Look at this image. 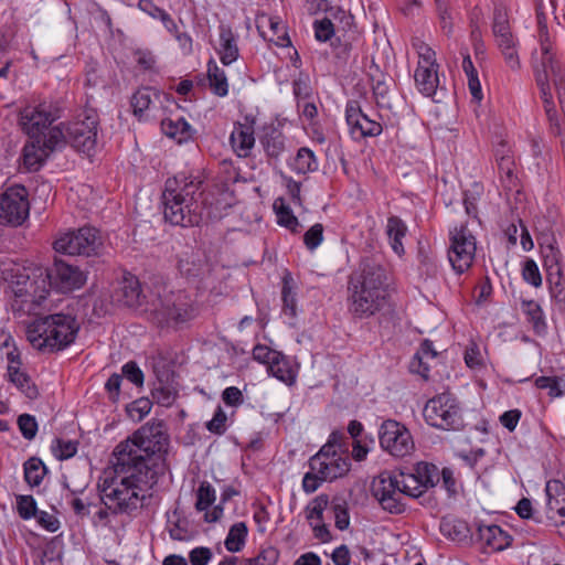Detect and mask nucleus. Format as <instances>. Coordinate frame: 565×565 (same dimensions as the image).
<instances>
[{"mask_svg":"<svg viewBox=\"0 0 565 565\" xmlns=\"http://www.w3.org/2000/svg\"><path fill=\"white\" fill-rule=\"evenodd\" d=\"M127 445L113 451L111 472L106 473L98 481V498L103 505H107L111 513L131 514L142 507L145 492L157 484L158 479L153 472L143 471L140 466L130 465L129 454L125 451Z\"/></svg>","mask_w":565,"mask_h":565,"instance_id":"f257e3e1","label":"nucleus"},{"mask_svg":"<svg viewBox=\"0 0 565 565\" xmlns=\"http://www.w3.org/2000/svg\"><path fill=\"white\" fill-rule=\"evenodd\" d=\"M0 276L12 294L11 308L14 312L39 318L44 311L51 310L47 277H44L43 270L39 269V274L33 273L31 277L28 268L12 260H3L0 263Z\"/></svg>","mask_w":565,"mask_h":565,"instance_id":"f03ea898","label":"nucleus"},{"mask_svg":"<svg viewBox=\"0 0 565 565\" xmlns=\"http://www.w3.org/2000/svg\"><path fill=\"white\" fill-rule=\"evenodd\" d=\"M386 271L373 259H363L359 271L348 280V310L354 317L364 319L374 316L386 305Z\"/></svg>","mask_w":565,"mask_h":565,"instance_id":"7ed1b4c3","label":"nucleus"},{"mask_svg":"<svg viewBox=\"0 0 565 565\" xmlns=\"http://www.w3.org/2000/svg\"><path fill=\"white\" fill-rule=\"evenodd\" d=\"M202 180L180 172L166 181L162 192L163 216L172 225L198 226L203 221L204 207L199 201Z\"/></svg>","mask_w":565,"mask_h":565,"instance_id":"20e7f679","label":"nucleus"},{"mask_svg":"<svg viewBox=\"0 0 565 565\" xmlns=\"http://www.w3.org/2000/svg\"><path fill=\"white\" fill-rule=\"evenodd\" d=\"M124 445H127L124 452L129 454L130 465L140 466L143 471L153 472L157 478L164 475L169 435L161 420L146 423L126 440L120 441L114 451Z\"/></svg>","mask_w":565,"mask_h":565,"instance_id":"39448f33","label":"nucleus"},{"mask_svg":"<svg viewBox=\"0 0 565 565\" xmlns=\"http://www.w3.org/2000/svg\"><path fill=\"white\" fill-rule=\"evenodd\" d=\"M79 326L75 317L64 313L41 316L26 327V339L42 352H56L72 344Z\"/></svg>","mask_w":565,"mask_h":565,"instance_id":"423d86ee","label":"nucleus"},{"mask_svg":"<svg viewBox=\"0 0 565 565\" xmlns=\"http://www.w3.org/2000/svg\"><path fill=\"white\" fill-rule=\"evenodd\" d=\"M151 316L160 328L179 329L198 316V308L184 290L163 289L152 302Z\"/></svg>","mask_w":565,"mask_h":565,"instance_id":"0eeeda50","label":"nucleus"},{"mask_svg":"<svg viewBox=\"0 0 565 565\" xmlns=\"http://www.w3.org/2000/svg\"><path fill=\"white\" fill-rule=\"evenodd\" d=\"M541 46V65L542 72L536 73V83L540 87L541 96L544 104H552V93L547 83L548 75L552 76L554 86L557 92L561 106H565V68L562 56L552 40H545Z\"/></svg>","mask_w":565,"mask_h":565,"instance_id":"6e6552de","label":"nucleus"},{"mask_svg":"<svg viewBox=\"0 0 565 565\" xmlns=\"http://www.w3.org/2000/svg\"><path fill=\"white\" fill-rule=\"evenodd\" d=\"M423 416L429 426L438 429L459 431L465 427L459 402L449 392L428 399L424 406Z\"/></svg>","mask_w":565,"mask_h":565,"instance_id":"1a4fd4ad","label":"nucleus"},{"mask_svg":"<svg viewBox=\"0 0 565 565\" xmlns=\"http://www.w3.org/2000/svg\"><path fill=\"white\" fill-rule=\"evenodd\" d=\"M343 434L333 431L326 445L309 459V468L323 475L328 481L344 477L351 469V460L343 452L338 451Z\"/></svg>","mask_w":565,"mask_h":565,"instance_id":"9d476101","label":"nucleus"},{"mask_svg":"<svg viewBox=\"0 0 565 565\" xmlns=\"http://www.w3.org/2000/svg\"><path fill=\"white\" fill-rule=\"evenodd\" d=\"M54 249L70 256L98 255L103 247L99 231L92 226H84L77 231H71L55 239Z\"/></svg>","mask_w":565,"mask_h":565,"instance_id":"9b49d317","label":"nucleus"},{"mask_svg":"<svg viewBox=\"0 0 565 565\" xmlns=\"http://www.w3.org/2000/svg\"><path fill=\"white\" fill-rule=\"evenodd\" d=\"M87 110L76 119L63 122V132L66 143L70 142L76 150L89 154L97 141V115L95 108Z\"/></svg>","mask_w":565,"mask_h":565,"instance_id":"f8f14e48","label":"nucleus"},{"mask_svg":"<svg viewBox=\"0 0 565 565\" xmlns=\"http://www.w3.org/2000/svg\"><path fill=\"white\" fill-rule=\"evenodd\" d=\"M476 249V237L466 225L456 226L449 232L448 260L457 274L471 267Z\"/></svg>","mask_w":565,"mask_h":565,"instance_id":"ddd939ff","label":"nucleus"},{"mask_svg":"<svg viewBox=\"0 0 565 565\" xmlns=\"http://www.w3.org/2000/svg\"><path fill=\"white\" fill-rule=\"evenodd\" d=\"M66 146V137L58 127L51 129L46 138L31 139L23 148V164L29 171H38L46 158Z\"/></svg>","mask_w":565,"mask_h":565,"instance_id":"4468645a","label":"nucleus"},{"mask_svg":"<svg viewBox=\"0 0 565 565\" xmlns=\"http://www.w3.org/2000/svg\"><path fill=\"white\" fill-rule=\"evenodd\" d=\"M382 449L393 457L403 458L414 450V440L409 430L394 419L382 423L379 429Z\"/></svg>","mask_w":565,"mask_h":565,"instance_id":"2eb2a0df","label":"nucleus"},{"mask_svg":"<svg viewBox=\"0 0 565 565\" xmlns=\"http://www.w3.org/2000/svg\"><path fill=\"white\" fill-rule=\"evenodd\" d=\"M372 492L383 510L392 514H401L405 511L404 493L398 483V476L395 473L381 472L372 483Z\"/></svg>","mask_w":565,"mask_h":565,"instance_id":"dca6fc26","label":"nucleus"},{"mask_svg":"<svg viewBox=\"0 0 565 565\" xmlns=\"http://www.w3.org/2000/svg\"><path fill=\"white\" fill-rule=\"evenodd\" d=\"M60 117V108H21L20 125L31 139L46 138L51 129L63 130V122L54 125Z\"/></svg>","mask_w":565,"mask_h":565,"instance_id":"f3484780","label":"nucleus"},{"mask_svg":"<svg viewBox=\"0 0 565 565\" xmlns=\"http://www.w3.org/2000/svg\"><path fill=\"white\" fill-rule=\"evenodd\" d=\"M29 215L28 192L24 186L9 188L0 195V223L20 225Z\"/></svg>","mask_w":565,"mask_h":565,"instance_id":"a211bd4d","label":"nucleus"},{"mask_svg":"<svg viewBox=\"0 0 565 565\" xmlns=\"http://www.w3.org/2000/svg\"><path fill=\"white\" fill-rule=\"evenodd\" d=\"M43 275L47 277V287L53 286L62 292L78 289L86 281L85 274L77 266L62 259H55L52 268L43 271Z\"/></svg>","mask_w":565,"mask_h":565,"instance_id":"6ab92c4d","label":"nucleus"},{"mask_svg":"<svg viewBox=\"0 0 565 565\" xmlns=\"http://www.w3.org/2000/svg\"><path fill=\"white\" fill-rule=\"evenodd\" d=\"M258 124L256 115H246L244 122H235L234 129L230 136L233 150L241 158H246L255 145V127Z\"/></svg>","mask_w":565,"mask_h":565,"instance_id":"aec40b11","label":"nucleus"},{"mask_svg":"<svg viewBox=\"0 0 565 565\" xmlns=\"http://www.w3.org/2000/svg\"><path fill=\"white\" fill-rule=\"evenodd\" d=\"M255 23L259 35L264 40L280 47L291 45L287 28L278 17L260 13L256 15Z\"/></svg>","mask_w":565,"mask_h":565,"instance_id":"412c9836","label":"nucleus"},{"mask_svg":"<svg viewBox=\"0 0 565 565\" xmlns=\"http://www.w3.org/2000/svg\"><path fill=\"white\" fill-rule=\"evenodd\" d=\"M347 122L354 139L375 137L382 132V125L363 108H347Z\"/></svg>","mask_w":565,"mask_h":565,"instance_id":"4be33fe9","label":"nucleus"},{"mask_svg":"<svg viewBox=\"0 0 565 565\" xmlns=\"http://www.w3.org/2000/svg\"><path fill=\"white\" fill-rule=\"evenodd\" d=\"M8 376L9 381L24 394L29 399H36L40 395L39 388L32 381L31 376L21 370V360L15 351L8 352Z\"/></svg>","mask_w":565,"mask_h":565,"instance_id":"5701e85b","label":"nucleus"},{"mask_svg":"<svg viewBox=\"0 0 565 565\" xmlns=\"http://www.w3.org/2000/svg\"><path fill=\"white\" fill-rule=\"evenodd\" d=\"M478 539L486 552L489 553L501 552L509 547L512 542V536L497 524L479 525Z\"/></svg>","mask_w":565,"mask_h":565,"instance_id":"b1692460","label":"nucleus"},{"mask_svg":"<svg viewBox=\"0 0 565 565\" xmlns=\"http://www.w3.org/2000/svg\"><path fill=\"white\" fill-rule=\"evenodd\" d=\"M546 515L547 519L555 521L556 518H565V484L553 479L546 482Z\"/></svg>","mask_w":565,"mask_h":565,"instance_id":"393cba45","label":"nucleus"},{"mask_svg":"<svg viewBox=\"0 0 565 565\" xmlns=\"http://www.w3.org/2000/svg\"><path fill=\"white\" fill-rule=\"evenodd\" d=\"M543 257V267L546 271V279L551 285L552 291L558 289V292L563 288V254L559 248L547 249L541 252Z\"/></svg>","mask_w":565,"mask_h":565,"instance_id":"a878e982","label":"nucleus"},{"mask_svg":"<svg viewBox=\"0 0 565 565\" xmlns=\"http://www.w3.org/2000/svg\"><path fill=\"white\" fill-rule=\"evenodd\" d=\"M259 142L269 159L277 160L286 150L285 136L274 124L263 126Z\"/></svg>","mask_w":565,"mask_h":565,"instance_id":"bb28decb","label":"nucleus"},{"mask_svg":"<svg viewBox=\"0 0 565 565\" xmlns=\"http://www.w3.org/2000/svg\"><path fill=\"white\" fill-rule=\"evenodd\" d=\"M220 49L217 53L220 60L224 65H230L235 62L239 56V50L237 46V36L233 32L232 28L225 24H221L220 28Z\"/></svg>","mask_w":565,"mask_h":565,"instance_id":"cd10ccee","label":"nucleus"},{"mask_svg":"<svg viewBox=\"0 0 565 565\" xmlns=\"http://www.w3.org/2000/svg\"><path fill=\"white\" fill-rule=\"evenodd\" d=\"M174 103V97L170 93L161 92L151 86H142L136 90L131 97L130 106H152Z\"/></svg>","mask_w":565,"mask_h":565,"instance_id":"c85d7f7f","label":"nucleus"},{"mask_svg":"<svg viewBox=\"0 0 565 565\" xmlns=\"http://www.w3.org/2000/svg\"><path fill=\"white\" fill-rule=\"evenodd\" d=\"M145 296L137 278H125L117 290V300L124 306L136 308L142 305Z\"/></svg>","mask_w":565,"mask_h":565,"instance_id":"c756f323","label":"nucleus"},{"mask_svg":"<svg viewBox=\"0 0 565 565\" xmlns=\"http://www.w3.org/2000/svg\"><path fill=\"white\" fill-rule=\"evenodd\" d=\"M522 312L526 316L527 322L536 335H545L547 324L541 306L534 300H523L521 303Z\"/></svg>","mask_w":565,"mask_h":565,"instance_id":"7c9ffc66","label":"nucleus"},{"mask_svg":"<svg viewBox=\"0 0 565 565\" xmlns=\"http://www.w3.org/2000/svg\"><path fill=\"white\" fill-rule=\"evenodd\" d=\"M495 42L507 65L513 71L520 70L521 63L518 53V38L514 36V34H509L507 36L495 39Z\"/></svg>","mask_w":565,"mask_h":565,"instance_id":"2f4dec72","label":"nucleus"},{"mask_svg":"<svg viewBox=\"0 0 565 565\" xmlns=\"http://www.w3.org/2000/svg\"><path fill=\"white\" fill-rule=\"evenodd\" d=\"M407 226L398 216H390L387 218L386 234L394 253L402 256L405 252L403 238L406 236Z\"/></svg>","mask_w":565,"mask_h":565,"instance_id":"473e14b6","label":"nucleus"},{"mask_svg":"<svg viewBox=\"0 0 565 565\" xmlns=\"http://www.w3.org/2000/svg\"><path fill=\"white\" fill-rule=\"evenodd\" d=\"M435 10L441 31L450 38L454 33L455 19L458 14L454 9V0H434Z\"/></svg>","mask_w":565,"mask_h":565,"instance_id":"72a5a7b5","label":"nucleus"},{"mask_svg":"<svg viewBox=\"0 0 565 565\" xmlns=\"http://www.w3.org/2000/svg\"><path fill=\"white\" fill-rule=\"evenodd\" d=\"M438 68L439 66L416 67L414 78L422 94L435 93V88L439 85Z\"/></svg>","mask_w":565,"mask_h":565,"instance_id":"f704fd0d","label":"nucleus"},{"mask_svg":"<svg viewBox=\"0 0 565 565\" xmlns=\"http://www.w3.org/2000/svg\"><path fill=\"white\" fill-rule=\"evenodd\" d=\"M360 40V35L354 33L338 34L331 46L334 57L340 64L345 65L351 57L353 44Z\"/></svg>","mask_w":565,"mask_h":565,"instance_id":"c9c22d12","label":"nucleus"},{"mask_svg":"<svg viewBox=\"0 0 565 565\" xmlns=\"http://www.w3.org/2000/svg\"><path fill=\"white\" fill-rule=\"evenodd\" d=\"M169 534L172 540L186 541L191 539L192 533L189 527V521L174 509L172 513H168Z\"/></svg>","mask_w":565,"mask_h":565,"instance_id":"e433bc0d","label":"nucleus"},{"mask_svg":"<svg viewBox=\"0 0 565 565\" xmlns=\"http://www.w3.org/2000/svg\"><path fill=\"white\" fill-rule=\"evenodd\" d=\"M437 355L436 351L434 350L433 342L429 340H424L420 344L419 351L415 354L412 363H411V370L419 375H422L424 379H428L429 376V365L427 362H424V358H430L435 359Z\"/></svg>","mask_w":565,"mask_h":565,"instance_id":"4c0bfd02","label":"nucleus"},{"mask_svg":"<svg viewBox=\"0 0 565 565\" xmlns=\"http://www.w3.org/2000/svg\"><path fill=\"white\" fill-rule=\"evenodd\" d=\"M207 78L212 92L217 96H225L228 93V83L225 72L221 70L214 60L207 63Z\"/></svg>","mask_w":565,"mask_h":565,"instance_id":"58836bf2","label":"nucleus"},{"mask_svg":"<svg viewBox=\"0 0 565 565\" xmlns=\"http://www.w3.org/2000/svg\"><path fill=\"white\" fill-rule=\"evenodd\" d=\"M247 534L248 529L245 522L234 523L224 541L225 548L232 553L239 552L245 546Z\"/></svg>","mask_w":565,"mask_h":565,"instance_id":"ea45409f","label":"nucleus"},{"mask_svg":"<svg viewBox=\"0 0 565 565\" xmlns=\"http://www.w3.org/2000/svg\"><path fill=\"white\" fill-rule=\"evenodd\" d=\"M24 480L30 487H39L43 481L47 469L43 461L38 457H31L24 465Z\"/></svg>","mask_w":565,"mask_h":565,"instance_id":"a19ab883","label":"nucleus"},{"mask_svg":"<svg viewBox=\"0 0 565 565\" xmlns=\"http://www.w3.org/2000/svg\"><path fill=\"white\" fill-rule=\"evenodd\" d=\"M414 473L425 491L435 487L440 479L439 469L429 462H418L414 468Z\"/></svg>","mask_w":565,"mask_h":565,"instance_id":"79ce46f5","label":"nucleus"},{"mask_svg":"<svg viewBox=\"0 0 565 565\" xmlns=\"http://www.w3.org/2000/svg\"><path fill=\"white\" fill-rule=\"evenodd\" d=\"M267 369L273 376L286 384L295 382L296 372L288 358L282 353Z\"/></svg>","mask_w":565,"mask_h":565,"instance_id":"37998d69","label":"nucleus"},{"mask_svg":"<svg viewBox=\"0 0 565 565\" xmlns=\"http://www.w3.org/2000/svg\"><path fill=\"white\" fill-rule=\"evenodd\" d=\"M498 172L502 186L508 191L516 190L518 177L514 172L515 163L513 158L502 157L497 162Z\"/></svg>","mask_w":565,"mask_h":565,"instance_id":"c03bdc74","label":"nucleus"},{"mask_svg":"<svg viewBox=\"0 0 565 565\" xmlns=\"http://www.w3.org/2000/svg\"><path fill=\"white\" fill-rule=\"evenodd\" d=\"M440 532L452 541L461 542L468 536L469 530L467 523L461 520L443 518Z\"/></svg>","mask_w":565,"mask_h":565,"instance_id":"a18cd8bd","label":"nucleus"},{"mask_svg":"<svg viewBox=\"0 0 565 565\" xmlns=\"http://www.w3.org/2000/svg\"><path fill=\"white\" fill-rule=\"evenodd\" d=\"M178 393V383L152 384L151 396L161 406H171L175 402Z\"/></svg>","mask_w":565,"mask_h":565,"instance_id":"49530a36","label":"nucleus"},{"mask_svg":"<svg viewBox=\"0 0 565 565\" xmlns=\"http://www.w3.org/2000/svg\"><path fill=\"white\" fill-rule=\"evenodd\" d=\"M329 497L327 494L317 495L306 508V519L311 526L323 523V512L329 505Z\"/></svg>","mask_w":565,"mask_h":565,"instance_id":"de8ad7c7","label":"nucleus"},{"mask_svg":"<svg viewBox=\"0 0 565 565\" xmlns=\"http://www.w3.org/2000/svg\"><path fill=\"white\" fill-rule=\"evenodd\" d=\"M329 14L335 21L337 35L343 33H354V35H360L354 23V17L351 13L338 7L331 8L329 10Z\"/></svg>","mask_w":565,"mask_h":565,"instance_id":"09e8293b","label":"nucleus"},{"mask_svg":"<svg viewBox=\"0 0 565 565\" xmlns=\"http://www.w3.org/2000/svg\"><path fill=\"white\" fill-rule=\"evenodd\" d=\"M292 168L298 173H307L318 169V162L312 150L302 147L298 150Z\"/></svg>","mask_w":565,"mask_h":565,"instance_id":"8fccbe9b","label":"nucleus"},{"mask_svg":"<svg viewBox=\"0 0 565 565\" xmlns=\"http://www.w3.org/2000/svg\"><path fill=\"white\" fill-rule=\"evenodd\" d=\"M161 129L166 136L178 138V141L182 142L189 137L190 125L183 118H179L175 121L163 119L161 121Z\"/></svg>","mask_w":565,"mask_h":565,"instance_id":"3c124183","label":"nucleus"},{"mask_svg":"<svg viewBox=\"0 0 565 565\" xmlns=\"http://www.w3.org/2000/svg\"><path fill=\"white\" fill-rule=\"evenodd\" d=\"M274 207L277 211L278 224L290 230L292 233H298L299 221L294 215L291 209L284 204L282 200L279 199L274 203Z\"/></svg>","mask_w":565,"mask_h":565,"instance_id":"603ef678","label":"nucleus"},{"mask_svg":"<svg viewBox=\"0 0 565 565\" xmlns=\"http://www.w3.org/2000/svg\"><path fill=\"white\" fill-rule=\"evenodd\" d=\"M290 280L287 277L284 278L281 299H282V312L289 319H295L297 316V301L296 294L292 291Z\"/></svg>","mask_w":565,"mask_h":565,"instance_id":"864d4df0","label":"nucleus"},{"mask_svg":"<svg viewBox=\"0 0 565 565\" xmlns=\"http://www.w3.org/2000/svg\"><path fill=\"white\" fill-rule=\"evenodd\" d=\"M492 33L494 39L513 34L509 23V17L501 7H495L493 11Z\"/></svg>","mask_w":565,"mask_h":565,"instance_id":"5fc2aeb1","label":"nucleus"},{"mask_svg":"<svg viewBox=\"0 0 565 565\" xmlns=\"http://www.w3.org/2000/svg\"><path fill=\"white\" fill-rule=\"evenodd\" d=\"M66 500L75 515L81 519L90 515V507H97V504L94 501L89 500L87 497L85 499L77 497V491L75 490L70 491V495L66 497Z\"/></svg>","mask_w":565,"mask_h":565,"instance_id":"6e6d98bb","label":"nucleus"},{"mask_svg":"<svg viewBox=\"0 0 565 565\" xmlns=\"http://www.w3.org/2000/svg\"><path fill=\"white\" fill-rule=\"evenodd\" d=\"M397 476L404 495L418 498L425 492L414 472L409 475L398 473Z\"/></svg>","mask_w":565,"mask_h":565,"instance_id":"4d7b16f0","label":"nucleus"},{"mask_svg":"<svg viewBox=\"0 0 565 565\" xmlns=\"http://www.w3.org/2000/svg\"><path fill=\"white\" fill-rule=\"evenodd\" d=\"M215 501V490L207 481L201 482L196 491L195 509L206 511Z\"/></svg>","mask_w":565,"mask_h":565,"instance_id":"13d9d810","label":"nucleus"},{"mask_svg":"<svg viewBox=\"0 0 565 565\" xmlns=\"http://www.w3.org/2000/svg\"><path fill=\"white\" fill-rule=\"evenodd\" d=\"M315 36L319 42L330 41L337 38L335 24L330 18L326 17L313 22Z\"/></svg>","mask_w":565,"mask_h":565,"instance_id":"bf43d9fd","label":"nucleus"},{"mask_svg":"<svg viewBox=\"0 0 565 565\" xmlns=\"http://www.w3.org/2000/svg\"><path fill=\"white\" fill-rule=\"evenodd\" d=\"M331 510L334 515L335 527L340 531H344L349 527L350 516L347 507V502L341 499H334L331 502Z\"/></svg>","mask_w":565,"mask_h":565,"instance_id":"052dcab7","label":"nucleus"},{"mask_svg":"<svg viewBox=\"0 0 565 565\" xmlns=\"http://www.w3.org/2000/svg\"><path fill=\"white\" fill-rule=\"evenodd\" d=\"M279 552L273 546L263 548L256 557L242 559L239 565H275Z\"/></svg>","mask_w":565,"mask_h":565,"instance_id":"680f3d73","label":"nucleus"},{"mask_svg":"<svg viewBox=\"0 0 565 565\" xmlns=\"http://www.w3.org/2000/svg\"><path fill=\"white\" fill-rule=\"evenodd\" d=\"M482 194V186L478 183L472 185L471 190H467L463 193V205L466 213L469 216L477 217L478 214V201Z\"/></svg>","mask_w":565,"mask_h":565,"instance_id":"e2e57ef3","label":"nucleus"},{"mask_svg":"<svg viewBox=\"0 0 565 565\" xmlns=\"http://www.w3.org/2000/svg\"><path fill=\"white\" fill-rule=\"evenodd\" d=\"M134 57L137 63V66L143 72L158 73L157 58L151 51L137 49L136 51H134Z\"/></svg>","mask_w":565,"mask_h":565,"instance_id":"0e129e2a","label":"nucleus"},{"mask_svg":"<svg viewBox=\"0 0 565 565\" xmlns=\"http://www.w3.org/2000/svg\"><path fill=\"white\" fill-rule=\"evenodd\" d=\"M178 267L180 273L186 277H199L203 270L201 259L195 258L193 255L186 258H181Z\"/></svg>","mask_w":565,"mask_h":565,"instance_id":"69168bd1","label":"nucleus"},{"mask_svg":"<svg viewBox=\"0 0 565 565\" xmlns=\"http://www.w3.org/2000/svg\"><path fill=\"white\" fill-rule=\"evenodd\" d=\"M323 231V225L316 223L303 234V244L308 250L313 252L322 243Z\"/></svg>","mask_w":565,"mask_h":565,"instance_id":"338daca9","label":"nucleus"},{"mask_svg":"<svg viewBox=\"0 0 565 565\" xmlns=\"http://www.w3.org/2000/svg\"><path fill=\"white\" fill-rule=\"evenodd\" d=\"M152 402L149 398H139L127 406V413L134 420H141L151 411Z\"/></svg>","mask_w":565,"mask_h":565,"instance_id":"774afa93","label":"nucleus"}]
</instances>
